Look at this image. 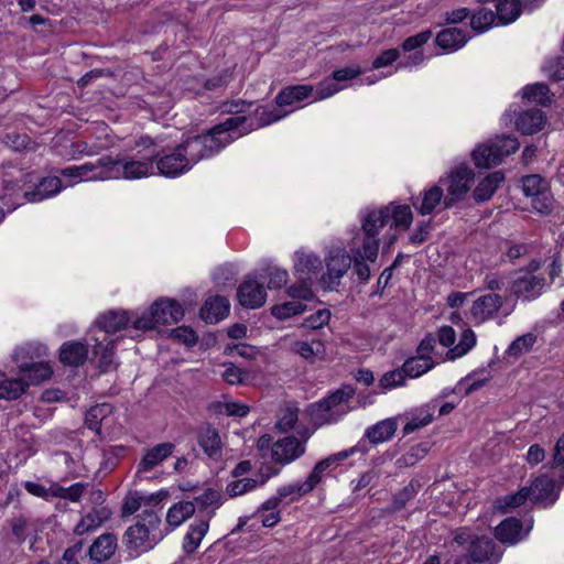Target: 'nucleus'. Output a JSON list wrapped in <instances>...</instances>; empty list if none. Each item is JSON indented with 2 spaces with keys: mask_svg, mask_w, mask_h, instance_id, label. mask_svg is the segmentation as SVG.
Segmentation results:
<instances>
[{
  "mask_svg": "<svg viewBox=\"0 0 564 564\" xmlns=\"http://www.w3.org/2000/svg\"><path fill=\"white\" fill-rule=\"evenodd\" d=\"M247 118L243 116L230 117L224 122L213 127L207 133L195 135L182 142L180 148L185 153L186 161L192 167L203 159L218 153L235 139L250 132L256 127L245 128Z\"/></svg>",
  "mask_w": 564,
  "mask_h": 564,
  "instance_id": "f257e3e1",
  "label": "nucleus"
},
{
  "mask_svg": "<svg viewBox=\"0 0 564 564\" xmlns=\"http://www.w3.org/2000/svg\"><path fill=\"white\" fill-rule=\"evenodd\" d=\"M161 519L152 510H145L134 525L127 529L123 541L131 556L152 550L162 539Z\"/></svg>",
  "mask_w": 564,
  "mask_h": 564,
  "instance_id": "f03ea898",
  "label": "nucleus"
},
{
  "mask_svg": "<svg viewBox=\"0 0 564 564\" xmlns=\"http://www.w3.org/2000/svg\"><path fill=\"white\" fill-rule=\"evenodd\" d=\"M352 395L351 389H339L327 398L311 404L308 408L311 420L318 426L336 423L350 411L349 401Z\"/></svg>",
  "mask_w": 564,
  "mask_h": 564,
  "instance_id": "7ed1b4c3",
  "label": "nucleus"
},
{
  "mask_svg": "<svg viewBox=\"0 0 564 564\" xmlns=\"http://www.w3.org/2000/svg\"><path fill=\"white\" fill-rule=\"evenodd\" d=\"M154 151L143 156L118 155L116 159L107 156L108 174L110 180H139L153 172Z\"/></svg>",
  "mask_w": 564,
  "mask_h": 564,
  "instance_id": "20e7f679",
  "label": "nucleus"
},
{
  "mask_svg": "<svg viewBox=\"0 0 564 564\" xmlns=\"http://www.w3.org/2000/svg\"><path fill=\"white\" fill-rule=\"evenodd\" d=\"M183 315L184 311L176 301L159 300L152 304L148 314H143L133 321V327L141 330L152 329L158 325L177 323Z\"/></svg>",
  "mask_w": 564,
  "mask_h": 564,
  "instance_id": "39448f33",
  "label": "nucleus"
},
{
  "mask_svg": "<svg viewBox=\"0 0 564 564\" xmlns=\"http://www.w3.org/2000/svg\"><path fill=\"white\" fill-rule=\"evenodd\" d=\"M519 145V141L513 137H497L495 140L478 145L473 152V159L476 166L488 169L499 164L505 156L514 153Z\"/></svg>",
  "mask_w": 564,
  "mask_h": 564,
  "instance_id": "423d86ee",
  "label": "nucleus"
},
{
  "mask_svg": "<svg viewBox=\"0 0 564 564\" xmlns=\"http://www.w3.org/2000/svg\"><path fill=\"white\" fill-rule=\"evenodd\" d=\"M454 542L467 550L469 558L474 563L495 564L499 560V554L495 551V544L489 538H473L467 530H459L454 535Z\"/></svg>",
  "mask_w": 564,
  "mask_h": 564,
  "instance_id": "0eeeda50",
  "label": "nucleus"
},
{
  "mask_svg": "<svg viewBox=\"0 0 564 564\" xmlns=\"http://www.w3.org/2000/svg\"><path fill=\"white\" fill-rule=\"evenodd\" d=\"M474 172L464 165L453 169L446 177L440 178V184L446 186L447 195L444 197V207L449 208L462 200L474 184Z\"/></svg>",
  "mask_w": 564,
  "mask_h": 564,
  "instance_id": "6e6552de",
  "label": "nucleus"
},
{
  "mask_svg": "<svg viewBox=\"0 0 564 564\" xmlns=\"http://www.w3.org/2000/svg\"><path fill=\"white\" fill-rule=\"evenodd\" d=\"M351 263V254L344 249L329 251L325 258L326 272L319 279L322 288L326 291L337 290L341 278L348 272Z\"/></svg>",
  "mask_w": 564,
  "mask_h": 564,
  "instance_id": "1a4fd4ad",
  "label": "nucleus"
},
{
  "mask_svg": "<svg viewBox=\"0 0 564 564\" xmlns=\"http://www.w3.org/2000/svg\"><path fill=\"white\" fill-rule=\"evenodd\" d=\"M437 340L444 347H451L446 352V359L454 360L468 354L476 345V335L470 328H465L457 345L456 333L451 326H442L437 332Z\"/></svg>",
  "mask_w": 564,
  "mask_h": 564,
  "instance_id": "9d476101",
  "label": "nucleus"
},
{
  "mask_svg": "<svg viewBox=\"0 0 564 564\" xmlns=\"http://www.w3.org/2000/svg\"><path fill=\"white\" fill-rule=\"evenodd\" d=\"M308 437V434H303L302 440L291 435L278 440L271 447L272 460L281 465L296 460L305 453V443Z\"/></svg>",
  "mask_w": 564,
  "mask_h": 564,
  "instance_id": "9b49d317",
  "label": "nucleus"
},
{
  "mask_svg": "<svg viewBox=\"0 0 564 564\" xmlns=\"http://www.w3.org/2000/svg\"><path fill=\"white\" fill-rule=\"evenodd\" d=\"M378 250L375 242L368 241L367 243L357 245V238H354L350 243V253L354 264V271L361 282H368L370 279V268L367 261L375 262L378 257Z\"/></svg>",
  "mask_w": 564,
  "mask_h": 564,
  "instance_id": "f8f14e48",
  "label": "nucleus"
},
{
  "mask_svg": "<svg viewBox=\"0 0 564 564\" xmlns=\"http://www.w3.org/2000/svg\"><path fill=\"white\" fill-rule=\"evenodd\" d=\"M391 219L390 206L371 209L366 213L362 219L361 229L364 238L361 243L372 241L379 251L380 240L377 238L379 231Z\"/></svg>",
  "mask_w": 564,
  "mask_h": 564,
  "instance_id": "ddd939ff",
  "label": "nucleus"
},
{
  "mask_svg": "<svg viewBox=\"0 0 564 564\" xmlns=\"http://www.w3.org/2000/svg\"><path fill=\"white\" fill-rule=\"evenodd\" d=\"M503 304V297L496 293H488L477 297L469 310V318L475 324H482L496 317Z\"/></svg>",
  "mask_w": 564,
  "mask_h": 564,
  "instance_id": "4468645a",
  "label": "nucleus"
},
{
  "mask_svg": "<svg viewBox=\"0 0 564 564\" xmlns=\"http://www.w3.org/2000/svg\"><path fill=\"white\" fill-rule=\"evenodd\" d=\"M154 155L158 158V171L162 175L174 177L192 169L188 161H186L185 153L182 151L180 145L164 152L160 156L154 152Z\"/></svg>",
  "mask_w": 564,
  "mask_h": 564,
  "instance_id": "2eb2a0df",
  "label": "nucleus"
},
{
  "mask_svg": "<svg viewBox=\"0 0 564 564\" xmlns=\"http://www.w3.org/2000/svg\"><path fill=\"white\" fill-rule=\"evenodd\" d=\"M239 303L247 308L261 307L267 301V293L262 284L253 279L243 281L237 291Z\"/></svg>",
  "mask_w": 564,
  "mask_h": 564,
  "instance_id": "dca6fc26",
  "label": "nucleus"
},
{
  "mask_svg": "<svg viewBox=\"0 0 564 564\" xmlns=\"http://www.w3.org/2000/svg\"><path fill=\"white\" fill-rule=\"evenodd\" d=\"M111 510L106 506L94 507L90 511L83 514L80 520L74 527L76 535H84L94 532L111 518Z\"/></svg>",
  "mask_w": 564,
  "mask_h": 564,
  "instance_id": "f3484780",
  "label": "nucleus"
},
{
  "mask_svg": "<svg viewBox=\"0 0 564 564\" xmlns=\"http://www.w3.org/2000/svg\"><path fill=\"white\" fill-rule=\"evenodd\" d=\"M174 445L172 443H161L147 449L138 464L137 473H148L161 465L172 455Z\"/></svg>",
  "mask_w": 564,
  "mask_h": 564,
  "instance_id": "a211bd4d",
  "label": "nucleus"
},
{
  "mask_svg": "<svg viewBox=\"0 0 564 564\" xmlns=\"http://www.w3.org/2000/svg\"><path fill=\"white\" fill-rule=\"evenodd\" d=\"M545 285L543 276L525 273L519 276L513 283V292L517 296L524 300L536 299Z\"/></svg>",
  "mask_w": 564,
  "mask_h": 564,
  "instance_id": "6ab92c4d",
  "label": "nucleus"
},
{
  "mask_svg": "<svg viewBox=\"0 0 564 564\" xmlns=\"http://www.w3.org/2000/svg\"><path fill=\"white\" fill-rule=\"evenodd\" d=\"M295 257L294 271L297 279L313 281L322 268L319 257L307 251H299Z\"/></svg>",
  "mask_w": 564,
  "mask_h": 564,
  "instance_id": "aec40b11",
  "label": "nucleus"
},
{
  "mask_svg": "<svg viewBox=\"0 0 564 564\" xmlns=\"http://www.w3.org/2000/svg\"><path fill=\"white\" fill-rule=\"evenodd\" d=\"M68 172L77 173L78 181H108L109 177L104 175L108 174L107 156L99 158L96 162L85 163L82 165L69 166Z\"/></svg>",
  "mask_w": 564,
  "mask_h": 564,
  "instance_id": "412c9836",
  "label": "nucleus"
},
{
  "mask_svg": "<svg viewBox=\"0 0 564 564\" xmlns=\"http://www.w3.org/2000/svg\"><path fill=\"white\" fill-rule=\"evenodd\" d=\"M117 538L112 533L99 535L88 549L89 557L95 562L109 560L117 550Z\"/></svg>",
  "mask_w": 564,
  "mask_h": 564,
  "instance_id": "4be33fe9",
  "label": "nucleus"
},
{
  "mask_svg": "<svg viewBox=\"0 0 564 564\" xmlns=\"http://www.w3.org/2000/svg\"><path fill=\"white\" fill-rule=\"evenodd\" d=\"M230 304L224 296L208 299L200 308V317L206 323H217L229 314Z\"/></svg>",
  "mask_w": 564,
  "mask_h": 564,
  "instance_id": "5701e85b",
  "label": "nucleus"
},
{
  "mask_svg": "<svg viewBox=\"0 0 564 564\" xmlns=\"http://www.w3.org/2000/svg\"><path fill=\"white\" fill-rule=\"evenodd\" d=\"M317 485L318 482L315 480V476L310 474L302 482H294L280 487L278 489V494L282 502L286 501L288 503H291L311 492Z\"/></svg>",
  "mask_w": 564,
  "mask_h": 564,
  "instance_id": "b1692460",
  "label": "nucleus"
},
{
  "mask_svg": "<svg viewBox=\"0 0 564 564\" xmlns=\"http://www.w3.org/2000/svg\"><path fill=\"white\" fill-rule=\"evenodd\" d=\"M545 116L540 109L521 112L516 120V128L523 134H533L543 129Z\"/></svg>",
  "mask_w": 564,
  "mask_h": 564,
  "instance_id": "393cba45",
  "label": "nucleus"
},
{
  "mask_svg": "<svg viewBox=\"0 0 564 564\" xmlns=\"http://www.w3.org/2000/svg\"><path fill=\"white\" fill-rule=\"evenodd\" d=\"M397 429V420L389 417L369 426L365 432V437L372 444L383 443L393 437Z\"/></svg>",
  "mask_w": 564,
  "mask_h": 564,
  "instance_id": "a878e982",
  "label": "nucleus"
},
{
  "mask_svg": "<svg viewBox=\"0 0 564 564\" xmlns=\"http://www.w3.org/2000/svg\"><path fill=\"white\" fill-rule=\"evenodd\" d=\"M88 356L87 345L80 341H67L59 348V360L67 366H79Z\"/></svg>",
  "mask_w": 564,
  "mask_h": 564,
  "instance_id": "bb28decb",
  "label": "nucleus"
},
{
  "mask_svg": "<svg viewBox=\"0 0 564 564\" xmlns=\"http://www.w3.org/2000/svg\"><path fill=\"white\" fill-rule=\"evenodd\" d=\"M209 530L208 520H196L189 527L184 535L182 547L185 553H194L200 545L203 539Z\"/></svg>",
  "mask_w": 564,
  "mask_h": 564,
  "instance_id": "cd10ccee",
  "label": "nucleus"
},
{
  "mask_svg": "<svg viewBox=\"0 0 564 564\" xmlns=\"http://www.w3.org/2000/svg\"><path fill=\"white\" fill-rule=\"evenodd\" d=\"M197 441L208 457L217 459L221 456L223 443L216 429L209 425L204 427L198 433Z\"/></svg>",
  "mask_w": 564,
  "mask_h": 564,
  "instance_id": "c85d7f7f",
  "label": "nucleus"
},
{
  "mask_svg": "<svg viewBox=\"0 0 564 564\" xmlns=\"http://www.w3.org/2000/svg\"><path fill=\"white\" fill-rule=\"evenodd\" d=\"M468 41L466 32L458 28H448L442 30L436 35V44L443 50L457 51Z\"/></svg>",
  "mask_w": 564,
  "mask_h": 564,
  "instance_id": "c756f323",
  "label": "nucleus"
},
{
  "mask_svg": "<svg viewBox=\"0 0 564 564\" xmlns=\"http://www.w3.org/2000/svg\"><path fill=\"white\" fill-rule=\"evenodd\" d=\"M193 502L199 511H206L209 521L215 511L223 505V495L218 489L207 488L200 495L194 497Z\"/></svg>",
  "mask_w": 564,
  "mask_h": 564,
  "instance_id": "7c9ffc66",
  "label": "nucleus"
},
{
  "mask_svg": "<svg viewBox=\"0 0 564 564\" xmlns=\"http://www.w3.org/2000/svg\"><path fill=\"white\" fill-rule=\"evenodd\" d=\"M522 188L527 196L535 197L533 200L534 208H536L541 213L547 212L549 206L546 204H543L542 206L538 205L540 202L539 196H542L543 200L547 199L546 195L543 193L545 184L541 176L528 175L523 177Z\"/></svg>",
  "mask_w": 564,
  "mask_h": 564,
  "instance_id": "2f4dec72",
  "label": "nucleus"
},
{
  "mask_svg": "<svg viewBox=\"0 0 564 564\" xmlns=\"http://www.w3.org/2000/svg\"><path fill=\"white\" fill-rule=\"evenodd\" d=\"M314 90V87L311 85H295L289 86L282 89L278 96L275 97V102L278 106H291L297 101H302L308 98Z\"/></svg>",
  "mask_w": 564,
  "mask_h": 564,
  "instance_id": "473e14b6",
  "label": "nucleus"
},
{
  "mask_svg": "<svg viewBox=\"0 0 564 564\" xmlns=\"http://www.w3.org/2000/svg\"><path fill=\"white\" fill-rule=\"evenodd\" d=\"M505 180V175L499 172H492L487 175L475 188L474 198L477 203H482L491 198L500 183Z\"/></svg>",
  "mask_w": 564,
  "mask_h": 564,
  "instance_id": "72a5a7b5",
  "label": "nucleus"
},
{
  "mask_svg": "<svg viewBox=\"0 0 564 564\" xmlns=\"http://www.w3.org/2000/svg\"><path fill=\"white\" fill-rule=\"evenodd\" d=\"M443 188L438 185L431 186L423 192L422 199L413 203L415 209L421 215H430L436 206L444 204Z\"/></svg>",
  "mask_w": 564,
  "mask_h": 564,
  "instance_id": "f704fd0d",
  "label": "nucleus"
},
{
  "mask_svg": "<svg viewBox=\"0 0 564 564\" xmlns=\"http://www.w3.org/2000/svg\"><path fill=\"white\" fill-rule=\"evenodd\" d=\"M196 507L193 501H178L172 505L166 512V522L177 528L195 513Z\"/></svg>",
  "mask_w": 564,
  "mask_h": 564,
  "instance_id": "c9c22d12",
  "label": "nucleus"
},
{
  "mask_svg": "<svg viewBox=\"0 0 564 564\" xmlns=\"http://www.w3.org/2000/svg\"><path fill=\"white\" fill-rule=\"evenodd\" d=\"M528 489L530 490L531 500L534 502L553 501L555 482L546 476H541L535 478Z\"/></svg>",
  "mask_w": 564,
  "mask_h": 564,
  "instance_id": "e433bc0d",
  "label": "nucleus"
},
{
  "mask_svg": "<svg viewBox=\"0 0 564 564\" xmlns=\"http://www.w3.org/2000/svg\"><path fill=\"white\" fill-rule=\"evenodd\" d=\"M435 366L431 356H423L416 352V356L408 358L402 367L408 378H419L430 371Z\"/></svg>",
  "mask_w": 564,
  "mask_h": 564,
  "instance_id": "4c0bfd02",
  "label": "nucleus"
},
{
  "mask_svg": "<svg viewBox=\"0 0 564 564\" xmlns=\"http://www.w3.org/2000/svg\"><path fill=\"white\" fill-rule=\"evenodd\" d=\"M496 538L502 543H517L522 538V525L518 519L509 518L496 528Z\"/></svg>",
  "mask_w": 564,
  "mask_h": 564,
  "instance_id": "58836bf2",
  "label": "nucleus"
},
{
  "mask_svg": "<svg viewBox=\"0 0 564 564\" xmlns=\"http://www.w3.org/2000/svg\"><path fill=\"white\" fill-rule=\"evenodd\" d=\"M130 322V317L123 311H111L98 318V326L106 334L116 333L124 328Z\"/></svg>",
  "mask_w": 564,
  "mask_h": 564,
  "instance_id": "ea45409f",
  "label": "nucleus"
},
{
  "mask_svg": "<svg viewBox=\"0 0 564 564\" xmlns=\"http://www.w3.org/2000/svg\"><path fill=\"white\" fill-rule=\"evenodd\" d=\"M497 19L502 24L513 22L520 14L521 4L519 0H496Z\"/></svg>",
  "mask_w": 564,
  "mask_h": 564,
  "instance_id": "a19ab883",
  "label": "nucleus"
},
{
  "mask_svg": "<svg viewBox=\"0 0 564 564\" xmlns=\"http://www.w3.org/2000/svg\"><path fill=\"white\" fill-rule=\"evenodd\" d=\"M112 408L108 403L96 404L91 406L85 416L86 425L96 432H99L100 425L105 419L110 415Z\"/></svg>",
  "mask_w": 564,
  "mask_h": 564,
  "instance_id": "79ce46f5",
  "label": "nucleus"
},
{
  "mask_svg": "<svg viewBox=\"0 0 564 564\" xmlns=\"http://www.w3.org/2000/svg\"><path fill=\"white\" fill-rule=\"evenodd\" d=\"M306 305L300 301H288L271 307V314L278 319H288L305 312Z\"/></svg>",
  "mask_w": 564,
  "mask_h": 564,
  "instance_id": "37998d69",
  "label": "nucleus"
},
{
  "mask_svg": "<svg viewBox=\"0 0 564 564\" xmlns=\"http://www.w3.org/2000/svg\"><path fill=\"white\" fill-rule=\"evenodd\" d=\"M29 386L23 378L0 380V399L15 400Z\"/></svg>",
  "mask_w": 564,
  "mask_h": 564,
  "instance_id": "c03bdc74",
  "label": "nucleus"
},
{
  "mask_svg": "<svg viewBox=\"0 0 564 564\" xmlns=\"http://www.w3.org/2000/svg\"><path fill=\"white\" fill-rule=\"evenodd\" d=\"M536 343V335L527 333L516 338L508 347L507 355L513 358H519L523 354L529 352Z\"/></svg>",
  "mask_w": 564,
  "mask_h": 564,
  "instance_id": "a18cd8bd",
  "label": "nucleus"
},
{
  "mask_svg": "<svg viewBox=\"0 0 564 564\" xmlns=\"http://www.w3.org/2000/svg\"><path fill=\"white\" fill-rule=\"evenodd\" d=\"M106 338L96 344L94 352L98 357V368L101 372L110 371L113 368V344L111 341L102 344Z\"/></svg>",
  "mask_w": 564,
  "mask_h": 564,
  "instance_id": "49530a36",
  "label": "nucleus"
},
{
  "mask_svg": "<svg viewBox=\"0 0 564 564\" xmlns=\"http://www.w3.org/2000/svg\"><path fill=\"white\" fill-rule=\"evenodd\" d=\"M87 484L75 482L69 487L53 486L51 488L52 495L72 502L80 500L87 489Z\"/></svg>",
  "mask_w": 564,
  "mask_h": 564,
  "instance_id": "de8ad7c7",
  "label": "nucleus"
},
{
  "mask_svg": "<svg viewBox=\"0 0 564 564\" xmlns=\"http://www.w3.org/2000/svg\"><path fill=\"white\" fill-rule=\"evenodd\" d=\"M523 99L545 106L551 101L549 87L540 83L527 86L523 88Z\"/></svg>",
  "mask_w": 564,
  "mask_h": 564,
  "instance_id": "09e8293b",
  "label": "nucleus"
},
{
  "mask_svg": "<svg viewBox=\"0 0 564 564\" xmlns=\"http://www.w3.org/2000/svg\"><path fill=\"white\" fill-rule=\"evenodd\" d=\"M392 225L397 229L406 230L410 228L413 219L412 210L408 205H389Z\"/></svg>",
  "mask_w": 564,
  "mask_h": 564,
  "instance_id": "8fccbe9b",
  "label": "nucleus"
},
{
  "mask_svg": "<svg viewBox=\"0 0 564 564\" xmlns=\"http://www.w3.org/2000/svg\"><path fill=\"white\" fill-rule=\"evenodd\" d=\"M293 350L303 358L313 360L324 355V345L319 340H312L311 343L295 341L293 344Z\"/></svg>",
  "mask_w": 564,
  "mask_h": 564,
  "instance_id": "3c124183",
  "label": "nucleus"
},
{
  "mask_svg": "<svg viewBox=\"0 0 564 564\" xmlns=\"http://www.w3.org/2000/svg\"><path fill=\"white\" fill-rule=\"evenodd\" d=\"M153 499V496H148L138 491L130 492L123 501L122 514H133L141 508L142 505H148Z\"/></svg>",
  "mask_w": 564,
  "mask_h": 564,
  "instance_id": "603ef678",
  "label": "nucleus"
},
{
  "mask_svg": "<svg viewBox=\"0 0 564 564\" xmlns=\"http://www.w3.org/2000/svg\"><path fill=\"white\" fill-rule=\"evenodd\" d=\"M299 420V409L294 405H286L281 409L275 427L280 432H288L292 430Z\"/></svg>",
  "mask_w": 564,
  "mask_h": 564,
  "instance_id": "864d4df0",
  "label": "nucleus"
},
{
  "mask_svg": "<svg viewBox=\"0 0 564 564\" xmlns=\"http://www.w3.org/2000/svg\"><path fill=\"white\" fill-rule=\"evenodd\" d=\"M265 479H262L260 482L252 478H242L236 481H231L226 487V492L229 497L241 496L246 492H249L257 488L260 485H263Z\"/></svg>",
  "mask_w": 564,
  "mask_h": 564,
  "instance_id": "5fc2aeb1",
  "label": "nucleus"
},
{
  "mask_svg": "<svg viewBox=\"0 0 564 564\" xmlns=\"http://www.w3.org/2000/svg\"><path fill=\"white\" fill-rule=\"evenodd\" d=\"M62 181L58 176L43 177L37 183V199L48 198L59 193Z\"/></svg>",
  "mask_w": 564,
  "mask_h": 564,
  "instance_id": "6e6d98bb",
  "label": "nucleus"
},
{
  "mask_svg": "<svg viewBox=\"0 0 564 564\" xmlns=\"http://www.w3.org/2000/svg\"><path fill=\"white\" fill-rule=\"evenodd\" d=\"M405 378L408 377L403 367H401L400 369L390 370L383 373L379 379V386L383 390H391L404 386Z\"/></svg>",
  "mask_w": 564,
  "mask_h": 564,
  "instance_id": "4d7b16f0",
  "label": "nucleus"
},
{
  "mask_svg": "<svg viewBox=\"0 0 564 564\" xmlns=\"http://www.w3.org/2000/svg\"><path fill=\"white\" fill-rule=\"evenodd\" d=\"M311 282L312 281L308 280H300L299 283H294L290 288H288V295L292 297L294 301H300L302 303L303 301L313 300L314 293L311 288Z\"/></svg>",
  "mask_w": 564,
  "mask_h": 564,
  "instance_id": "13d9d810",
  "label": "nucleus"
},
{
  "mask_svg": "<svg viewBox=\"0 0 564 564\" xmlns=\"http://www.w3.org/2000/svg\"><path fill=\"white\" fill-rule=\"evenodd\" d=\"M497 19V15L491 10L481 9L476 12L470 20L471 28L477 32L488 30Z\"/></svg>",
  "mask_w": 564,
  "mask_h": 564,
  "instance_id": "bf43d9fd",
  "label": "nucleus"
},
{
  "mask_svg": "<svg viewBox=\"0 0 564 564\" xmlns=\"http://www.w3.org/2000/svg\"><path fill=\"white\" fill-rule=\"evenodd\" d=\"M14 360L22 375L32 372L35 360L31 348H19L14 354Z\"/></svg>",
  "mask_w": 564,
  "mask_h": 564,
  "instance_id": "052dcab7",
  "label": "nucleus"
},
{
  "mask_svg": "<svg viewBox=\"0 0 564 564\" xmlns=\"http://www.w3.org/2000/svg\"><path fill=\"white\" fill-rule=\"evenodd\" d=\"M433 413L429 409L422 410L420 414L413 416L403 427V433L405 435L411 434L412 432L426 426L432 422Z\"/></svg>",
  "mask_w": 564,
  "mask_h": 564,
  "instance_id": "680f3d73",
  "label": "nucleus"
},
{
  "mask_svg": "<svg viewBox=\"0 0 564 564\" xmlns=\"http://www.w3.org/2000/svg\"><path fill=\"white\" fill-rule=\"evenodd\" d=\"M344 87L340 86L336 80L326 78L318 83L316 86V99L323 100L339 93Z\"/></svg>",
  "mask_w": 564,
  "mask_h": 564,
  "instance_id": "e2e57ef3",
  "label": "nucleus"
},
{
  "mask_svg": "<svg viewBox=\"0 0 564 564\" xmlns=\"http://www.w3.org/2000/svg\"><path fill=\"white\" fill-rule=\"evenodd\" d=\"M171 337L177 343H182L187 347L194 346L198 339L196 333L187 326H180L173 329L171 332Z\"/></svg>",
  "mask_w": 564,
  "mask_h": 564,
  "instance_id": "0e129e2a",
  "label": "nucleus"
},
{
  "mask_svg": "<svg viewBox=\"0 0 564 564\" xmlns=\"http://www.w3.org/2000/svg\"><path fill=\"white\" fill-rule=\"evenodd\" d=\"M268 288L279 290L283 288L289 281V273L284 269L272 267L268 269Z\"/></svg>",
  "mask_w": 564,
  "mask_h": 564,
  "instance_id": "69168bd1",
  "label": "nucleus"
},
{
  "mask_svg": "<svg viewBox=\"0 0 564 564\" xmlns=\"http://www.w3.org/2000/svg\"><path fill=\"white\" fill-rule=\"evenodd\" d=\"M432 36L430 30L422 31L413 36H409L403 41L402 48L405 52L414 51L425 44Z\"/></svg>",
  "mask_w": 564,
  "mask_h": 564,
  "instance_id": "338daca9",
  "label": "nucleus"
},
{
  "mask_svg": "<svg viewBox=\"0 0 564 564\" xmlns=\"http://www.w3.org/2000/svg\"><path fill=\"white\" fill-rule=\"evenodd\" d=\"M547 75L554 80L564 79V57H556L547 63L545 67Z\"/></svg>",
  "mask_w": 564,
  "mask_h": 564,
  "instance_id": "774afa93",
  "label": "nucleus"
}]
</instances>
